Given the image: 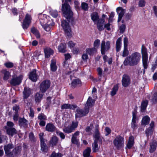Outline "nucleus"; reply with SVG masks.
<instances>
[{
	"label": "nucleus",
	"mask_w": 157,
	"mask_h": 157,
	"mask_svg": "<svg viewBox=\"0 0 157 157\" xmlns=\"http://www.w3.org/2000/svg\"><path fill=\"white\" fill-rule=\"evenodd\" d=\"M140 58L141 55L140 53L134 52L126 58L124 62V64L126 66L136 65L139 63Z\"/></svg>",
	"instance_id": "nucleus-1"
},
{
	"label": "nucleus",
	"mask_w": 157,
	"mask_h": 157,
	"mask_svg": "<svg viewBox=\"0 0 157 157\" xmlns=\"http://www.w3.org/2000/svg\"><path fill=\"white\" fill-rule=\"evenodd\" d=\"M71 0H66L64 4L62 5V10L63 15L67 19H70L73 15V13L71 10L70 7L67 4L68 2H70Z\"/></svg>",
	"instance_id": "nucleus-2"
},
{
	"label": "nucleus",
	"mask_w": 157,
	"mask_h": 157,
	"mask_svg": "<svg viewBox=\"0 0 157 157\" xmlns=\"http://www.w3.org/2000/svg\"><path fill=\"white\" fill-rule=\"evenodd\" d=\"M141 53L142 56V60L143 66L144 69H146L148 66V55L147 49L144 45H142V46Z\"/></svg>",
	"instance_id": "nucleus-3"
},
{
	"label": "nucleus",
	"mask_w": 157,
	"mask_h": 157,
	"mask_svg": "<svg viewBox=\"0 0 157 157\" xmlns=\"http://www.w3.org/2000/svg\"><path fill=\"white\" fill-rule=\"evenodd\" d=\"M124 142V138L120 136H117L113 141L114 146L117 149H120L123 147Z\"/></svg>",
	"instance_id": "nucleus-4"
},
{
	"label": "nucleus",
	"mask_w": 157,
	"mask_h": 157,
	"mask_svg": "<svg viewBox=\"0 0 157 157\" xmlns=\"http://www.w3.org/2000/svg\"><path fill=\"white\" fill-rule=\"evenodd\" d=\"M61 26L64 30L65 34L69 37L71 36V28L68 22L63 20L61 22Z\"/></svg>",
	"instance_id": "nucleus-5"
},
{
	"label": "nucleus",
	"mask_w": 157,
	"mask_h": 157,
	"mask_svg": "<svg viewBox=\"0 0 157 157\" xmlns=\"http://www.w3.org/2000/svg\"><path fill=\"white\" fill-rule=\"evenodd\" d=\"M22 78L23 76L22 75H20L18 76L15 75H13L10 83L12 86L19 85L21 83Z\"/></svg>",
	"instance_id": "nucleus-6"
},
{
	"label": "nucleus",
	"mask_w": 157,
	"mask_h": 157,
	"mask_svg": "<svg viewBox=\"0 0 157 157\" xmlns=\"http://www.w3.org/2000/svg\"><path fill=\"white\" fill-rule=\"evenodd\" d=\"M110 42L109 41L105 42L104 40L101 41V53L102 55L105 54L106 52L109 50L110 48Z\"/></svg>",
	"instance_id": "nucleus-7"
},
{
	"label": "nucleus",
	"mask_w": 157,
	"mask_h": 157,
	"mask_svg": "<svg viewBox=\"0 0 157 157\" xmlns=\"http://www.w3.org/2000/svg\"><path fill=\"white\" fill-rule=\"evenodd\" d=\"M78 125V122H73L71 125L65 127L63 129V131L66 133H71L75 130V129L77 127Z\"/></svg>",
	"instance_id": "nucleus-8"
},
{
	"label": "nucleus",
	"mask_w": 157,
	"mask_h": 157,
	"mask_svg": "<svg viewBox=\"0 0 157 157\" xmlns=\"http://www.w3.org/2000/svg\"><path fill=\"white\" fill-rule=\"evenodd\" d=\"M50 82L48 80H45L41 82L40 86V90L42 93H45L49 88Z\"/></svg>",
	"instance_id": "nucleus-9"
},
{
	"label": "nucleus",
	"mask_w": 157,
	"mask_h": 157,
	"mask_svg": "<svg viewBox=\"0 0 157 157\" xmlns=\"http://www.w3.org/2000/svg\"><path fill=\"white\" fill-rule=\"evenodd\" d=\"M121 82L123 87H126L128 86L131 82L130 77L127 75H123L122 76Z\"/></svg>",
	"instance_id": "nucleus-10"
},
{
	"label": "nucleus",
	"mask_w": 157,
	"mask_h": 157,
	"mask_svg": "<svg viewBox=\"0 0 157 157\" xmlns=\"http://www.w3.org/2000/svg\"><path fill=\"white\" fill-rule=\"evenodd\" d=\"M89 112L88 109L85 108L84 109H82L79 108L77 109L76 110V113L75 114L76 118L82 117L87 114Z\"/></svg>",
	"instance_id": "nucleus-11"
},
{
	"label": "nucleus",
	"mask_w": 157,
	"mask_h": 157,
	"mask_svg": "<svg viewBox=\"0 0 157 157\" xmlns=\"http://www.w3.org/2000/svg\"><path fill=\"white\" fill-rule=\"evenodd\" d=\"M31 22V16L28 14L26 15L25 18L23 22L22 27L24 29H26L29 27Z\"/></svg>",
	"instance_id": "nucleus-12"
},
{
	"label": "nucleus",
	"mask_w": 157,
	"mask_h": 157,
	"mask_svg": "<svg viewBox=\"0 0 157 157\" xmlns=\"http://www.w3.org/2000/svg\"><path fill=\"white\" fill-rule=\"evenodd\" d=\"M14 146L12 143H9L5 145L4 147V149L6 155L10 156L11 155V150L14 148Z\"/></svg>",
	"instance_id": "nucleus-13"
},
{
	"label": "nucleus",
	"mask_w": 157,
	"mask_h": 157,
	"mask_svg": "<svg viewBox=\"0 0 157 157\" xmlns=\"http://www.w3.org/2000/svg\"><path fill=\"white\" fill-rule=\"evenodd\" d=\"M116 11L118 14L117 22H119L121 20L123 17L125 13V10L122 7H119L116 9Z\"/></svg>",
	"instance_id": "nucleus-14"
},
{
	"label": "nucleus",
	"mask_w": 157,
	"mask_h": 157,
	"mask_svg": "<svg viewBox=\"0 0 157 157\" xmlns=\"http://www.w3.org/2000/svg\"><path fill=\"white\" fill-rule=\"evenodd\" d=\"M154 122L153 121H151L150 124V127L147 129L145 131V133L147 138L150 135H151L154 130Z\"/></svg>",
	"instance_id": "nucleus-15"
},
{
	"label": "nucleus",
	"mask_w": 157,
	"mask_h": 157,
	"mask_svg": "<svg viewBox=\"0 0 157 157\" xmlns=\"http://www.w3.org/2000/svg\"><path fill=\"white\" fill-rule=\"evenodd\" d=\"M21 149V146H18L15 147L12 150L9 157H14L19 155L20 154Z\"/></svg>",
	"instance_id": "nucleus-16"
},
{
	"label": "nucleus",
	"mask_w": 157,
	"mask_h": 157,
	"mask_svg": "<svg viewBox=\"0 0 157 157\" xmlns=\"http://www.w3.org/2000/svg\"><path fill=\"white\" fill-rule=\"evenodd\" d=\"M32 90L29 87H25L23 91V99H26L32 93Z\"/></svg>",
	"instance_id": "nucleus-17"
},
{
	"label": "nucleus",
	"mask_w": 157,
	"mask_h": 157,
	"mask_svg": "<svg viewBox=\"0 0 157 157\" xmlns=\"http://www.w3.org/2000/svg\"><path fill=\"white\" fill-rule=\"evenodd\" d=\"M5 129L6 130V133L12 137L17 133V131L14 128H6Z\"/></svg>",
	"instance_id": "nucleus-18"
},
{
	"label": "nucleus",
	"mask_w": 157,
	"mask_h": 157,
	"mask_svg": "<svg viewBox=\"0 0 157 157\" xmlns=\"http://www.w3.org/2000/svg\"><path fill=\"white\" fill-rule=\"evenodd\" d=\"M94 102L95 100H93L91 97H89L87 100L85 108L88 109L89 110V108L93 106Z\"/></svg>",
	"instance_id": "nucleus-19"
},
{
	"label": "nucleus",
	"mask_w": 157,
	"mask_h": 157,
	"mask_svg": "<svg viewBox=\"0 0 157 157\" xmlns=\"http://www.w3.org/2000/svg\"><path fill=\"white\" fill-rule=\"evenodd\" d=\"M36 72V70L35 69H33L30 72L29 75V78L33 82H36L37 80V75Z\"/></svg>",
	"instance_id": "nucleus-20"
},
{
	"label": "nucleus",
	"mask_w": 157,
	"mask_h": 157,
	"mask_svg": "<svg viewBox=\"0 0 157 157\" xmlns=\"http://www.w3.org/2000/svg\"><path fill=\"white\" fill-rule=\"evenodd\" d=\"M105 20L103 19L98 20L97 23V28L99 31L103 30L104 29Z\"/></svg>",
	"instance_id": "nucleus-21"
},
{
	"label": "nucleus",
	"mask_w": 157,
	"mask_h": 157,
	"mask_svg": "<svg viewBox=\"0 0 157 157\" xmlns=\"http://www.w3.org/2000/svg\"><path fill=\"white\" fill-rule=\"evenodd\" d=\"M122 38L120 37L117 40L116 43V49L117 52H118L121 50L122 45Z\"/></svg>",
	"instance_id": "nucleus-22"
},
{
	"label": "nucleus",
	"mask_w": 157,
	"mask_h": 157,
	"mask_svg": "<svg viewBox=\"0 0 157 157\" xmlns=\"http://www.w3.org/2000/svg\"><path fill=\"white\" fill-rule=\"evenodd\" d=\"M3 75V79L4 80H7L11 77L10 73L5 69L2 70L1 71Z\"/></svg>",
	"instance_id": "nucleus-23"
},
{
	"label": "nucleus",
	"mask_w": 157,
	"mask_h": 157,
	"mask_svg": "<svg viewBox=\"0 0 157 157\" xmlns=\"http://www.w3.org/2000/svg\"><path fill=\"white\" fill-rule=\"evenodd\" d=\"M43 94L37 93L35 96V101L36 104H39L42 99Z\"/></svg>",
	"instance_id": "nucleus-24"
},
{
	"label": "nucleus",
	"mask_w": 157,
	"mask_h": 157,
	"mask_svg": "<svg viewBox=\"0 0 157 157\" xmlns=\"http://www.w3.org/2000/svg\"><path fill=\"white\" fill-rule=\"evenodd\" d=\"M77 106L75 105H70L69 104H65L62 105L61 109H74L76 108Z\"/></svg>",
	"instance_id": "nucleus-25"
},
{
	"label": "nucleus",
	"mask_w": 157,
	"mask_h": 157,
	"mask_svg": "<svg viewBox=\"0 0 157 157\" xmlns=\"http://www.w3.org/2000/svg\"><path fill=\"white\" fill-rule=\"evenodd\" d=\"M157 143L156 141L154 140L150 144V148L149 152L150 153H153L156 150L157 146Z\"/></svg>",
	"instance_id": "nucleus-26"
},
{
	"label": "nucleus",
	"mask_w": 157,
	"mask_h": 157,
	"mask_svg": "<svg viewBox=\"0 0 157 157\" xmlns=\"http://www.w3.org/2000/svg\"><path fill=\"white\" fill-rule=\"evenodd\" d=\"M71 85L74 88L76 86H80L82 85V82L78 79H75L72 81L71 83Z\"/></svg>",
	"instance_id": "nucleus-27"
},
{
	"label": "nucleus",
	"mask_w": 157,
	"mask_h": 157,
	"mask_svg": "<svg viewBox=\"0 0 157 157\" xmlns=\"http://www.w3.org/2000/svg\"><path fill=\"white\" fill-rule=\"evenodd\" d=\"M45 128L48 131L53 132L55 130L56 128L53 124L49 123L47 124Z\"/></svg>",
	"instance_id": "nucleus-28"
},
{
	"label": "nucleus",
	"mask_w": 157,
	"mask_h": 157,
	"mask_svg": "<svg viewBox=\"0 0 157 157\" xmlns=\"http://www.w3.org/2000/svg\"><path fill=\"white\" fill-rule=\"evenodd\" d=\"M45 57L46 58H49L50 56L53 53V51L50 48H47L44 49Z\"/></svg>",
	"instance_id": "nucleus-29"
},
{
	"label": "nucleus",
	"mask_w": 157,
	"mask_h": 157,
	"mask_svg": "<svg viewBox=\"0 0 157 157\" xmlns=\"http://www.w3.org/2000/svg\"><path fill=\"white\" fill-rule=\"evenodd\" d=\"M148 101L147 100L143 101L141 104L140 106V111L141 112H144L145 111L147 105Z\"/></svg>",
	"instance_id": "nucleus-30"
},
{
	"label": "nucleus",
	"mask_w": 157,
	"mask_h": 157,
	"mask_svg": "<svg viewBox=\"0 0 157 157\" xmlns=\"http://www.w3.org/2000/svg\"><path fill=\"white\" fill-rule=\"evenodd\" d=\"M134 138L133 136H130L127 145V147L128 149H130L132 147L134 144Z\"/></svg>",
	"instance_id": "nucleus-31"
},
{
	"label": "nucleus",
	"mask_w": 157,
	"mask_h": 157,
	"mask_svg": "<svg viewBox=\"0 0 157 157\" xmlns=\"http://www.w3.org/2000/svg\"><path fill=\"white\" fill-rule=\"evenodd\" d=\"M40 146L41 150L44 152H47L48 148L44 141L40 142Z\"/></svg>",
	"instance_id": "nucleus-32"
},
{
	"label": "nucleus",
	"mask_w": 157,
	"mask_h": 157,
	"mask_svg": "<svg viewBox=\"0 0 157 157\" xmlns=\"http://www.w3.org/2000/svg\"><path fill=\"white\" fill-rule=\"evenodd\" d=\"M150 120V118L148 116H145L142 120V124L144 125L148 124L149 123Z\"/></svg>",
	"instance_id": "nucleus-33"
},
{
	"label": "nucleus",
	"mask_w": 157,
	"mask_h": 157,
	"mask_svg": "<svg viewBox=\"0 0 157 157\" xmlns=\"http://www.w3.org/2000/svg\"><path fill=\"white\" fill-rule=\"evenodd\" d=\"M66 46L65 44L61 43L58 47V49L61 52H66Z\"/></svg>",
	"instance_id": "nucleus-34"
},
{
	"label": "nucleus",
	"mask_w": 157,
	"mask_h": 157,
	"mask_svg": "<svg viewBox=\"0 0 157 157\" xmlns=\"http://www.w3.org/2000/svg\"><path fill=\"white\" fill-rule=\"evenodd\" d=\"M51 61V63L50 64L51 70L53 71H55L56 70L57 68L56 65V60L55 59H52Z\"/></svg>",
	"instance_id": "nucleus-35"
},
{
	"label": "nucleus",
	"mask_w": 157,
	"mask_h": 157,
	"mask_svg": "<svg viewBox=\"0 0 157 157\" xmlns=\"http://www.w3.org/2000/svg\"><path fill=\"white\" fill-rule=\"evenodd\" d=\"M58 138L56 136L53 137L50 141V144L52 146L56 145L58 142Z\"/></svg>",
	"instance_id": "nucleus-36"
},
{
	"label": "nucleus",
	"mask_w": 157,
	"mask_h": 157,
	"mask_svg": "<svg viewBox=\"0 0 157 157\" xmlns=\"http://www.w3.org/2000/svg\"><path fill=\"white\" fill-rule=\"evenodd\" d=\"M98 140H95L94 143L92 144V147L94 152H96L98 151L99 147L97 144Z\"/></svg>",
	"instance_id": "nucleus-37"
},
{
	"label": "nucleus",
	"mask_w": 157,
	"mask_h": 157,
	"mask_svg": "<svg viewBox=\"0 0 157 157\" xmlns=\"http://www.w3.org/2000/svg\"><path fill=\"white\" fill-rule=\"evenodd\" d=\"M19 124L20 126L24 127L26 126L27 121L24 118H21L19 120Z\"/></svg>",
	"instance_id": "nucleus-38"
},
{
	"label": "nucleus",
	"mask_w": 157,
	"mask_h": 157,
	"mask_svg": "<svg viewBox=\"0 0 157 157\" xmlns=\"http://www.w3.org/2000/svg\"><path fill=\"white\" fill-rule=\"evenodd\" d=\"M41 25L45 30L47 32L50 31L52 26V25L51 24V23H49L48 22L47 23H46L45 25Z\"/></svg>",
	"instance_id": "nucleus-39"
},
{
	"label": "nucleus",
	"mask_w": 157,
	"mask_h": 157,
	"mask_svg": "<svg viewBox=\"0 0 157 157\" xmlns=\"http://www.w3.org/2000/svg\"><path fill=\"white\" fill-rule=\"evenodd\" d=\"M94 133L95 140H98L100 137V133L98 130V125H96L95 126Z\"/></svg>",
	"instance_id": "nucleus-40"
},
{
	"label": "nucleus",
	"mask_w": 157,
	"mask_h": 157,
	"mask_svg": "<svg viewBox=\"0 0 157 157\" xmlns=\"http://www.w3.org/2000/svg\"><path fill=\"white\" fill-rule=\"evenodd\" d=\"M91 18L93 21L95 22L99 19V16L97 13L94 12L91 14Z\"/></svg>",
	"instance_id": "nucleus-41"
},
{
	"label": "nucleus",
	"mask_w": 157,
	"mask_h": 157,
	"mask_svg": "<svg viewBox=\"0 0 157 157\" xmlns=\"http://www.w3.org/2000/svg\"><path fill=\"white\" fill-rule=\"evenodd\" d=\"M96 50L95 48H87L86 50V53L90 55H93L96 52Z\"/></svg>",
	"instance_id": "nucleus-42"
},
{
	"label": "nucleus",
	"mask_w": 157,
	"mask_h": 157,
	"mask_svg": "<svg viewBox=\"0 0 157 157\" xmlns=\"http://www.w3.org/2000/svg\"><path fill=\"white\" fill-rule=\"evenodd\" d=\"M118 89V86L117 85H115L112 89L111 93V94L112 96L115 95Z\"/></svg>",
	"instance_id": "nucleus-43"
},
{
	"label": "nucleus",
	"mask_w": 157,
	"mask_h": 157,
	"mask_svg": "<svg viewBox=\"0 0 157 157\" xmlns=\"http://www.w3.org/2000/svg\"><path fill=\"white\" fill-rule=\"evenodd\" d=\"M90 152L91 149L90 148L87 147L83 152V154L84 157H89V156L90 155Z\"/></svg>",
	"instance_id": "nucleus-44"
},
{
	"label": "nucleus",
	"mask_w": 157,
	"mask_h": 157,
	"mask_svg": "<svg viewBox=\"0 0 157 157\" xmlns=\"http://www.w3.org/2000/svg\"><path fill=\"white\" fill-rule=\"evenodd\" d=\"M129 54V51L127 47H124V49L122 53L123 57H125L128 56Z\"/></svg>",
	"instance_id": "nucleus-45"
},
{
	"label": "nucleus",
	"mask_w": 157,
	"mask_h": 157,
	"mask_svg": "<svg viewBox=\"0 0 157 157\" xmlns=\"http://www.w3.org/2000/svg\"><path fill=\"white\" fill-rule=\"evenodd\" d=\"M49 13L54 18L57 17L58 15V12L55 10H51Z\"/></svg>",
	"instance_id": "nucleus-46"
},
{
	"label": "nucleus",
	"mask_w": 157,
	"mask_h": 157,
	"mask_svg": "<svg viewBox=\"0 0 157 157\" xmlns=\"http://www.w3.org/2000/svg\"><path fill=\"white\" fill-rule=\"evenodd\" d=\"M38 118L40 121L47 120V117L43 113H41L39 114Z\"/></svg>",
	"instance_id": "nucleus-47"
},
{
	"label": "nucleus",
	"mask_w": 157,
	"mask_h": 157,
	"mask_svg": "<svg viewBox=\"0 0 157 157\" xmlns=\"http://www.w3.org/2000/svg\"><path fill=\"white\" fill-rule=\"evenodd\" d=\"M81 7L83 10L85 11H86L88 10V5L85 2H82L81 4Z\"/></svg>",
	"instance_id": "nucleus-48"
},
{
	"label": "nucleus",
	"mask_w": 157,
	"mask_h": 157,
	"mask_svg": "<svg viewBox=\"0 0 157 157\" xmlns=\"http://www.w3.org/2000/svg\"><path fill=\"white\" fill-rule=\"evenodd\" d=\"M56 132L57 135L59 136L62 139H65V136L63 133L58 130H57Z\"/></svg>",
	"instance_id": "nucleus-49"
},
{
	"label": "nucleus",
	"mask_w": 157,
	"mask_h": 157,
	"mask_svg": "<svg viewBox=\"0 0 157 157\" xmlns=\"http://www.w3.org/2000/svg\"><path fill=\"white\" fill-rule=\"evenodd\" d=\"M7 126H5L4 127L5 128H13L14 124L13 122L11 121H8L7 122Z\"/></svg>",
	"instance_id": "nucleus-50"
},
{
	"label": "nucleus",
	"mask_w": 157,
	"mask_h": 157,
	"mask_svg": "<svg viewBox=\"0 0 157 157\" xmlns=\"http://www.w3.org/2000/svg\"><path fill=\"white\" fill-rule=\"evenodd\" d=\"M151 101L155 103L157 102V93H155L154 94L153 98L151 99Z\"/></svg>",
	"instance_id": "nucleus-51"
},
{
	"label": "nucleus",
	"mask_w": 157,
	"mask_h": 157,
	"mask_svg": "<svg viewBox=\"0 0 157 157\" xmlns=\"http://www.w3.org/2000/svg\"><path fill=\"white\" fill-rule=\"evenodd\" d=\"M4 65L7 68H11L13 67V63L12 62H8L4 63Z\"/></svg>",
	"instance_id": "nucleus-52"
},
{
	"label": "nucleus",
	"mask_w": 157,
	"mask_h": 157,
	"mask_svg": "<svg viewBox=\"0 0 157 157\" xmlns=\"http://www.w3.org/2000/svg\"><path fill=\"white\" fill-rule=\"evenodd\" d=\"M126 26L125 25H121L120 27V32L121 33H123L125 30Z\"/></svg>",
	"instance_id": "nucleus-53"
},
{
	"label": "nucleus",
	"mask_w": 157,
	"mask_h": 157,
	"mask_svg": "<svg viewBox=\"0 0 157 157\" xmlns=\"http://www.w3.org/2000/svg\"><path fill=\"white\" fill-rule=\"evenodd\" d=\"M62 155L61 153H56L55 152H53L51 155V157H61Z\"/></svg>",
	"instance_id": "nucleus-54"
},
{
	"label": "nucleus",
	"mask_w": 157,
	"mask_h": 157,
	"mask_svg": "<svg viewBox=\"0 0 157 157\" xmlns=\"http://www.w3.org/2000/svg\"><path fill=\"white\" fill-rule=\"evenodd\" d=\"M128 44V39L126 37L124 39V47H127Z\"/></svg>",
	"instance_id": "nucleus-55"
},
{
	"label": "nucleus",
	"mask_w": 157,
	"mask_h": 157,
	"mask_svg": "<svg viewBox=\"0 0 157 157\" xmlns=\"http://www.w3.org/2000/svg\"><path fill=\"white\" fill-rule=\"evenodd\" d=\"M75 43H74L72 41H70L67 44L68 46L71 48H73L75 45Z\"/></svg>",
	"instance_id": "nucleus-56"
},
{
	"label": "nucleus",
	"mask_w": 157,
	"mask_h": 157,
	"mask_svg": "<svg viewBox=\"0 0 157 157\" xmlns=\"http://www.w3.org/2000/svg\"><path fill=\"white\" fill-rule=\"evenodd\" d=\"M114 16V13L113 12H111L110 15L109 19V22H111L113 21V18Z\"/></svg>",
	"instance_id": "nucleus-57"
},
{
	"label": "nucleus",
	"mask_w": 157,
	"mask_h": 157,
	"mask_svg": "<svg viewBox=\"0 0 157 157\" xmlns=\"http://www.w3.org/2000/svg\"><path fill=\"white\" fill-rule=\"evenodd\" d=\"M145 5V2L144 0H140L139 2V5L140 7H143Z\"/></svg>",
	"instance_id": "nucleus-58"
},
{
	"label": "nucleus",
	"mask_w": 157,
	"mask_h": 157,
	"mask_svg": "<svg viewBox=\"0 0 157 157\" xmlns=\"http://www.w3.org/2000/svg\"><path fill=\"white\" fill-rule=\"evenodd\" d=\"M100 42V40L97 39L94 42V45L95 47L96 48H98Z\"/></svg>",
	"instance_id": "nucleus-59"
},
{
	"label": "nucleus",
	"mask_w": 157,
	"mask_h": 157,
	"mask_svg": "<svg viewBox=\"0 0 157 157\" xmlns=\"http://www.w3.org/2000/svg\"><path fill=\"white\" fill-rule=\"evenodd\" d=\"M136 115L135 113H132V123H136Z\"/></svg>",
	"instance_id": "nucleus-60"
},
{
	"label": "nucleus",
	"mask_w": 157,
	"mask_h": 157,
	"mask_svg": "<svg viewBox=\"0 0 157 157\" xmlns=\"http://www.w3.org/2000/svg\"><path fill=\"white\" fill-rule=\"evenodd\" d=\"M71 141L72 143L75 144H77L78 143V140L77 139V138H74V137H72Z\"/></svg>",
	"instance_id": "nucleus-61"
},
{
	"label": "nucleus",
	"mask_w": 157,
	"mask_h": 157,
	"mask_svg": "<svg viewBox=\"0 0 157 157\" xmlns=\"http://www.w3.org/2000/svg\"><path fill=\"white\" fill-rule=\"evenodd\" d=\"M19 114L18 112H15V114L13 117V119L14 121H17L18 120Z\"/></svg>",
	"instance_id": "nucleus-62"
},
{
	"label": "nucleus",
	"mask_w": 157,
	"mask_h": 157,
	"mask_svg": "<svg viewBox=\"0 0 157 157\" xmlns=\"http://www.w3.org/2000/svg\"><path fill=\"white\" fill-rule=\"evenodd\" d=\"M82 58L85 61H86L88 58V56L86 54H84L82 56Z\"/></svg>",
	"instance_id": "nucleus-63"
},
{
	"label": "nucleus",
	"mask_w": 157,
	"mask_h": 157,
	"mask_svg": "<svg viewBox=\"0 0 157 157\" xmlns=\"http://www.w3.org/2000/svg\"><path fill=\"white\" fill-rule=\"evenodd\" d=\"M105 130L106 132V133L105 134L106 136H108L111 132V130L109 127H106Z\"/></svg>",
	"instance_id": "nucleus-64"
}]
</instances>
